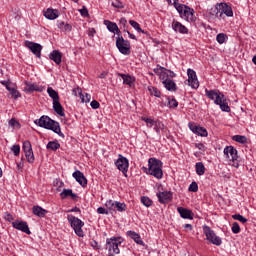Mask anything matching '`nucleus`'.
<instances>
[{
  "instance_id": "f257e3e1",
  "label": "nucleus",
  "mask_w": 256,
  "mask_h": 256,
  "mask_svg": "<svg viewBox=\"0 0 256 256\" xmlns=\"http://www.w3.org/2000/svg\"><path fill=\"white\" fill-rule=\"evenodd\" d=\"M34 123L39 127H43V129H49L50 131H53L56 133V135H59V137L65 139V134L61 132V126L59 125V122L51 119L49 116H41L40 119L35 120Z\"/></svg>"
},
{
  "instance_id": "f03ea898",
  "label": "nucleus",
  "mask_w": 256,
  "mask_h": 256,
  "mask_svg": "<svg viewBox=\"0 0 256 256\" xmlns=\"http://www.w3.org/2000/svg\"><path fill=\"white\" fill-rule=\"evenodd\" d=\"M143 171L156 179H163V162L157 158H150L148 160V168L143 167Z\"/></svg>"
},
{
  "instance_id": "7ed1b4c3",
  "label": "nucleus",
  "mask_w": 256,
  "mask_h": 256,
  "mask_svg": "<svg viewBox=\"0 0 256 256\" xmlns=\"http://www.w3.org/2000/svg\"><path fill=\"white\" fill-rule=\"evenodd\" d=\"M211 15H214L217 19H225V15L226 17H233V8L227 3H219L211 10Z\"/></svg>"
},
{
  "instance_id": "20e7f679",
  "label": "nucleus",
  "mask_w": 256,
  "mask_h": 256,
  "mask_svg": "<svg viewBox=\"0 0 256 256\" xmlns=\"http://www.w3.org/2000/svg\"><path fill=\"white\" fill-rule=\"evenodd\" d=\"M180 17L188 21V23H193L195 21V10L190 8L189 6L182 4V6H177V10Z\"/></svg>"
},
{
  "instance_id": "39448f33",
  "label": "nucleus",
  "mask_w": 256,
  "mask_h": 256,
  "mask_svg": "<svg viewBox=\"0 0 256 256\" xmlns=\"http://www.w3.org/2000/svg\"><path fill=\"white\" fill-rule=\"evenodd\" d=\"M67 220L78 237H85V232H83V226L85 223L82 222L81 219L73 215H68Z\"/></svg>"
},
{
  "instance_id": "423d86ee",
  "label": "nucleus",
  "mask_w": 256,
  "mask_h": 256,
  "mask_svg": "<svg viewBox=\"0 0 256 256\" xmlns=\"http://www.w3.org/2000/svg\"><path fill=\"white\" fill-rule=\"evenodd\" d=\"M123 243V240L121 237H112V238H107L106 239V247L108 248L109 253H115V255H119L121 252L119 250V245Z\"/></svg>"
},
{
  "instance_id": "0eeeda50",
  "label": "nucleus",
  "mask_w": 256,
  "mask_h": 256,
  "mask_svg": "<svg viewBox=\"0 0 256 256\" xmlns=\"http://www.w3.org/2000/svg\"><path fill=\"white\" fill-rule=\"evenodd\" d=\"M203 231H204V235H206L207 241L212 243V245L219 246V245H221V243H223L221 238L219 236H217V234H215V231L211 230V227L204 226Z\"/></svg>"
},
{
  "instance_id": "6e6552de",
  "label": "nucleus",
  "mask_w": 256,
  "mask_h": 256,
  "mask_svg": "<svg viewBox=\"0 0 256 256\" xmlns=\"http://www.w3.org/2000/svg\"><path fill=\"white\" fill-rule=\"evenodd\" d=\"M116 47L122 53V55L131 54V43L129 42V40L123 39V37H117Z\"/></svg>"
},
{
  "instance_id": "1a4fd4ad",
  "label": "nucleus",
  "mask_w": 256,
  "mask_h": 256,
  "mask_svg": "<svg viewBox=\"0 0 256 256\" xmlns=\"http://www.w3.org/2000/svg\"><path fill=\"white\" fill-rule=\"evenodd\" d=\"M206 97L214 101L215 105H219L223 102L225 95L219 90H205Z\"/></svg>"
},
{
  "instance_id": "9d476101",
  "label": "nucleus",
  "mask_w": 256,
  "mask_h": 256,
  "mask_svg": "<svg viewBox=\"0 0 256 256\" xmlns=\"http://www.w3.org/2000/svg\"><path fill=\"white\" fill-rule=\"evenodd\" d=\"M115 165L117 169L121 171L125 177H127V171H129V160L123 157V155H119Z\"/></svg>"
},
{
  "instance_id": "9b49d317",
  "label": "nucleus",
  "mask_w": 256,
  "mask_h": 256,
  "mask_svg": "<svg viewBox=\"0 0 256 256\" xmlns=\"http://www.w3.org/2000/svg\"><path fill=\"white\" fill-rule=\"evenodd\" d=\"M187 75H188V85L192 88V89H199V80L197 79V73L195 72V70L189 68L187 70Z\"/></svg>"
},
{
  "instance_id": "f8f14e48",
  "label": "nucleus",
  "mask_w": 256,
  "mask_h": 256,
  "mask_svg": "<svg viewBox=\"0 0 256 256\" xmlns=\"http://www.w3.org/2000/svg\"><path fill=\"white\" fill-rule=\"evenodd\" d=\"M25 45L28 49H30L33 55L38 57V59L41 58V51H43V46H41V44L31 42V41H26Z\"/></svg>"
},
{
  "instance_id": "ddd939ff",
  "label": "nucleus",
  "mask_w": 256,
  "mask_h": 256,
  "mask_svg": "<svg viewBox=\"0 0 256 256\" xmlns=\"http://www.w3.org/2000/svg\"><path fill=\"white\" fill-rule=\"evenodd\" d=\"M12 227H14V229H17L18 231H22V233H26V235H31L29 225L25 221H14L12 222Z\"/></svg>"
},
{
  "instance_id": "4468645a",
  "label": "nucleus",
  "mask_w": 256,
  "mask_h": 256,
  "mask_svg": "<svg viewBox=\"0 0 256 256\" xmlns=\"http://www.w3.org/2000/svg\"><path fill=\"white\" fill-rule=\"evenodd\" d=\"M224 155H226L229 161H235L236 159H239V156L237 155V149H235L233 146H226L224 148Z\"/></svg>"
},
{
  "instance_id": "2eb2a0df",
  "label": "nucleus",
  "mask_w": 256,
  "mask_h": 256,
  "mask_svg": "<svg viewBox=\"0 0 256 256\" xmlns=\"http://www.w3.org/2000/svg\"><path fill=\"white\" fill-rule=\"evenodd\" d=\"M172 29L175 33H181L182 35H187V33H189V29L177 20L172 21Z\"/></svg>"
},
{
  "instance_id": "dca6fc26",
  "label": "nucleus",
  "mask_w": 256,
  "mask_h": 256,
  "mask_svg": "<svg viewBox=\"0 0 256 256\" xmlns=\"http://www.w3.org/2000/svg\"><path fill=\"white\" fill-rule=\"evenodd\" d=\"M72 177L75 178V180L77 181V183H79V185H81V187H87V178L85 177V174H83V172L77 170L73 172Z\"/></svg>"
},
{
  "instance_id": "f3484780",
  "label": "nucleus",
  "mask_w": 256,
  "mask_h": 256,
  "mask_svg": "<svg viewBox=\"0 0 256 256\" xmlns=\"http://www.w3.org/2000/svg\"><path fill=\"white\" fill-rule=\"evenodd\" d=\"M157 197L159 203H169V201L173 199V193H171V191L158 192Z\"/></svg>"
},
{
  "instance_id": "a211bd4d",
  "label": "nucleus",
  "mask_w": 256,
  "mask_h": 256,
  "mask_svg": "<svg viewBox=\"0 0 256 256\" xmlns=\"http://www.w3.org/2000/svg\"><path fill=\"white\" fill-rule=\"evenodd\" d=\"M43 13L44 17H46V19H49L50 21H53L57 19V17H59V10L57 9L48 8L47 10H44Z\"/></svg>"
},
{
  "instance_id": "6ab92c4d",
  "label": "nucleus",
  "mask_w": 256,
  "mask_h": 256,
  "mask_svg": "<svg viewBox=\"0 0 256 256\" xmlns=\"http://www.w3.org/2000/svg\"><path fill=\"white\" fill-rule=\"evenodd\" d=\"M126 235H128L130 239H133V241H135L137 245H142V247H145V242H143V240L141 239V235H139V233L130 230L126 232Z\"/></svg>"
},
{
  "instance_id": "aec40b11",
  "label": "nucleus",
  "mask_w": 256,
  "mask_h": 256,
  "mask_svg": "<svg viewBox=\"0 0 256 256\" xmlns=\"http://www.w3.org/2000/svg\"><path fill=\"white\" fill-rule=\"evenodd\" d=\"M177 211H178L180 217H182V219H193V217H194L193 211H191L187 208L178 207Z\"/></svg>"
},
{
  "instance_id": "412c9836",
  "label": "nucleus",
  "mask_w": 256,
  "mask_h": 256,
  "mask_svg": "<svg viewBox=\"0 0 256 256\" xmlns=\"http://www.w3.org/2000/svg\"><path fill=\"white\" fill-rule=\"evenodd\" d=\"M25 85H26L24 88L25 93H33V91H38L39 93H41V91H43V89L39 87V85L37 84L26 82Z\"/></svg>"
},
{
  "instance_id": "4be33fe9",
  "label": "nucleus",
  "mask_w": 256,
  "mask_h": 256,
  "mask_svg": "<svg viewBox=\"0 0 256 256\" xmlns=\"http://www.w3.org/2000/svg\"><path fill=\"white\" fill-rule=\"evenodd\" d=\"M61 58H62V56H61V52H59V50H54L49 55V59H51V61H54V63H56V65H61Z\"/></svg>"
},
{
  "instance_id": "5701e85b",
  "label": "nucleus",
  "mask_w": 256,
  "mask_h": 256,
  "mask_svg": "<svg viewBox=\"0 0 256 256\" xmlns=\"http://www.w3.org/2000/svg\"><path fill=\"white\" fill-rule=\"evenodd\" d=\"M163 85L167 91H177V84H175V81L171 78L164 80Z\"/></svg>"
},
{
  "instance_id": "b1692460",
  "label": "nucleus",
  "mask_w": 256,
  "mask_h": 256,
  "mask_svg": "<svg viewBox=\"0 0 256 256\" xmlns=\"http://www.w3.org/2000/svg\"><path fill=\"white\" fill-rule=\"evenodd\" d=\"M53 109L57 115H60V117H65V112L63 111V106L61 105V102L59 100H56L53 102Z\"/></svg>"
},
{
  "instance_id": "393cba45",
  "label": "nucleus",
  "mask_w": 256,
  "mask_h": 256,
  "mask_svg": "<svg viewBox=\"0 0 256 256\" xmlns=\"http://www.w3.org/2000/svg\"><path fill=\"white\" fill-rule=\"evenodd\" d=\"M32 213L33 215H36V217H45L47 215V210L43 209L41 206H33Z\"/></svg>"
},
{
  "instance_id": "a878e982",
  "label": "nucleus",
  "mask_w": 256,
  "mask_h": 256,
  "mask_svg": "<svg viewBox=\"0 0 256 256\" xmlns=\"http://www.w3.org/2000/svg\"><path fill=\"white\" fill-rule=\"evenodd\" d=\"M57 26L58 28H60L61 31H63V33H69L73 29V26H71V24L65 23L63 21H58Z\"/></svg>"
},
{
  "instance_id": "bb28decb",
  "label": "nucleus",
  "mask_w": 256,
  "mask_h": 256,
  "mask_svg": "<svg viewBox=\"0 0 256 256\" xmlns=\"http://www.w3.org/2000/svg\"><path fill=\"white\" fill-rule=\"evenodd\" d=\"M118 75L122 77L124 85H129V87H133V83H135V78L127 74H118Z\"/></svg>"
},
{
  "instance_id": "cd10ccee",
  "label": "nucleus",
  "mask_w": 256,
  "mask_h": 256,
  "mask_svg": "<svg viewBox=\"0 0 256 256\" xmlns=\"http://www.w3.org/2000/svg\"><path fill=\"white\" fill-rule=\"evenodd\" d=\"M47 93L53 102L59 101V93L55 91L52 87L47 88Z\"/></svg>"
},
{
  "instance_id": "c85d7f7f",
  "label": "nucleus",
  "mask_w": 256,
  "mask_h": 256,
  "mask_svg": "<svg viewBox=\"0 0 256 256\" xmlns=\"http://www.w3.org/2000/svg\"><path fill=\"white\" fill-rule=\"evenodd\" d=\"M104 25H106V27H107L108 31H110V33H115V31H117V28L119 27V26H117V23L111 22L109 20H105Z\"/></svg>"
},
{
  "instance_id": "c756f323",
  "label": "nucleus",
  "mask_w": 256,
  "mask_h": 256,
  "mask_svg": "<svg viewBox=\"0 0 256 256\" xmlns=\"http://www.w3.org/2000/svg\"><path fill=\"white\" fill-rule=\"evenodd\" d=\"M6 89L9 91L10 95L13 97V99H19L21 97V93L15 89V87H11L9 84H6Z\"/></svg>"
},
{
  "instance_id": "7c9ffc66",
  "label": "nucleus",
  "mask_w": 256,
  "mask_h": 256,
  "mask_svg": "<svg viewBox=\"0 0 256 256\" xmlns=\"http://www.w3.org/2000/svg\"><path fill=\"white\" fill-rule=\"evenodd\" d=\"M219 105L221 111H225V113H229L231 111V107H229V104L227 103V99H222V102H220Z\"/></svg>"
},
{
  "instance_id": "2f4dec72",
  "label": "nucleus",
  "mask_w": 256,
  "mask_h": 256,
  "mask_svg": "<svg viewBox=\"0 0 256 256\" xmlns=\"http://www.w3.org/2000/svg\"><path fill=\"white\" fill-rule=\"evenodd\" d=\"M195 167L197 175H205V165L203 164V162H197Z\"/></svg>"
},
{
  "instance_id": "473e14b6",
  "label": "nucleus",
  "mask_w": 256,
  "mask_h": 256,
  "mask_svg": "<svg viewBox=\"0 0 256 256\" xmlns=\"http://www.w3.org/2000/svg\"><path fill=\"white\" fill-rule=\"evenodd\" d=\"M61 147V144H59L56 141H50L48 142L46 148L49 149L50 151H57Z\"/></svg>"
},
{
  "instance_id": "72a5a7b5",
  "label": "nucleus",
  "mask_w": 256,
  "mask_h": 256,
  "mask_svg": "<svg viewBox=\"0 0 256 256\" xmlns=\"http://www.w3.org/2000/svg\"><path fill=\"white\" fill-rule=\"evenodd\" d=\"M154 130L159 135L161 131H165V124H163L161 121H156V124H154Z\"/></svg>"
},
{
  "instance_id": "f704fd0d",
  "label": "nucleus",
  "mask_w": 256,
  "mask_h": 256,
  "mask_svg": "<svg viewBox=\"0 0 256 256\" xmlns=\"http://www.w3.org/2000/svg\"><path fill=\"white\" fill-rule=\"evenodd\" d=\"M233 141H236V143H241L244 145V143H247V137L241 136V135H234L232 137Z\"/></svg>"
},
{
  "instance_id": "c9c22d12",
  "label": "nucleus",
  "mask_w": 256,
  "mask_h": 256,
  "mask_svg": "<svg viewBox=\"0 0 256 256\" xmlns=\"http://www.w3.org/2000/svg\"><path fill=\"white\" fill-rule=\"evenodd\" d=\"M22 149H23L24 153H30L31 151H33L31 142H29L28 140L24 141Z\"/></svg>"
},
{
  "instance_id": "e433bc0d",
  "label": "nucleus",
  "mask_w": 256,
  "mask_h": 256,
  "mask_svg": "<svg viewBox=\"0 0 256 256\" xmlns=\"http://www.w3.org/2000/svg\"><path fill=\"white\" fill-rule=\"evenodd\" d=\"M129 23L131 27H133L138 33H145V31L141 29V25H139L137 21L130 20Z\"/></svg>"
},
{
  "instance_id": "4c0bfd02",
  "label": "nucleus",
  "mask_w": 256,
  "mask_h": 256,
  "mask_svg": "<svg viewBox=\"0 0 256 256\" xmlns=\"http://www.w3.org/2000/svg\"><path fill=\"white\" fill-rule=\"evenodd\" d=\"M141 203L145 207H151L153 205V201L149 197H147V196H142L141 197Z\"/></svg>"
},
{
  "instance_id": "58836bf2",
  "label": "nucleus",
  "mask_w": 256,
  "mask_h": 256,
  "mask_svg": "<svg viewBox=\"0 0 256 256\" xmlns=\"http://www.w3.org/2000/svg\"><path fill=\"white\" fill-rule=\"evenodd\" d=\"M116 209H117L119 212L126 211V209H127V204L115 201V210H116Z\"/></svg>"
},
{
  "instance_id": "ea45409f",
  "label": "nucleus",
  "mask_w": 256,
  "mask_h": 256,
  "mask_svg": "<svg viewBox=\"0 0 256 256\" xmlns=\"http://www.w3.org/2000/svg\"><path fill=\"white\" fill-rule=\"evenodd\" d=\"M150 95H153L154 97H161V91L157 89V87H149L148 88Z\"/></svg>"
},
{
  "instance_id": "a19ab883",
  "label": "nucleus",
  "mask_w": 256,
  "mask_h": 256,
  "mask_svg": "<svg viewBox=\"0 0 256 256\" xmlns=\"http://www.w3.org/2000/svg\"><path fill=\"white\" fill-rule=\"evenodd\" d=\"M73 193V190L71 189H63V191L60 193L61 199H67V197H71V194Z\"/></svg>"
},
{
  "instance_id": "79ce46f5",
  "label": "nucleus",
  "mask_w": 256,
  "mask_h": 256,
  "mask_svg": "<svg viewBox=\"0 0 256 256\" xmlns=\"http://www.w3.org/2000/svg\"><path fill=\"white\" fill-rule=\"evenodd\" d=\"M196 135H200V137H207V129L204 127L198 126V129L196 130Z\"/></svg>"
},
{
  "instance_id": "37998d69",
  "label": "nucleus",
  "mask_w": 256,
  "mask_h": 256,
  "mask_svg": "<svg viewBox=\"0 0 256 256\" xmlns=\"http://www.w3.org/2000/svg\"><path fill=\"white\" fill-rule=\"evenodd\" d=\"M142 121H144L147 124V127H155V124L157 123V121L151 119V118H146V117H142Z\"/></svg>"
},
{
  "instance_id": "c03bdc74",
  "label": "nucleus",
  "mask_w": 256,
  "mask_h": 256,
  "mask_svg": "<svg viewBox=\"0 0 256 256\" xmlns=\"http://www.w3.org/2000/svg\"><path fill=\"white\" fill-rule=\"evenodd\" d=\"M232 219H235V221H240V223H247V218H245L241 214H234V215H232Z\"/></svg>"
},
{
  "instance_id": "a18cd8bd",
  "label": "nucleus",
  "mask_w": 256,
  "mask_h": 256,
  "mask_svg": "<svg viewBox=\"0 0 256 256\" xmlns=\"http://www.w3.org/2000/svg\"><path fill=\"white\" fill-rule=\"evenodd\" d=\"M225 39H227V34L220 33L216 36V41L220 45H223V43H225Z\"/></svg>"
},
{
  "instance_id": "49530a36",
  "label": "nucleus",
  "mask_w": 256,
  "mask_h": 256,
  "mask_svg": "<svg viewBox=\"0 0 256 256\" xmlns=\"http://www.w3.org/2000/svg\"><path fill=\"white\" fill-rule=\"evenodd\" d=\"M25 157L28 163H35V155L33 154V150L31 152H26Z\"/></svg>"
},
{
  "instance_id": "de8ad7c7",
  "label": "nucleus",
  "mask_w": 256,
  "mask_h": 256,
  "mask_svg": "<svg viewBox=\"0 0 256 256\" xmlns=\"http://www.w3.org/2000/svg\"><path fill=\"white\" fill-rule=\"evenodd\" d=\"M159 77L163 83V81L169 80V73H167V70H162L159 74Z\"/></svg>"
},
{
  "instance_id": "09e8293b",
  "label": "nucleus",
  "mask_w": 256,
  "mask_h": 256,
  "mask_svg": "<svg viewBox=\"0 0 256 256\" xmlns=\"http://www.w3.org/2000/svg\"><path fill=\"white\" fill-rule=\"evenodd\" d=\"M232 233H234L235 235H237L238 233H241V227L239 226V223L234 222L232 224Z\"/></svg>"
},
{
  "instance_id": "8fccbe9b",
  "label": "nucleus",
  "mask_w": 256,
  "mask_h": 256,
  "mask_svg": "<svg viewBox=\"0 0 256 256\" xmlns=\"http://www.w3.org/2000/svg\"><path fill=\"white\" fill-rule=\"evenodd\" d=\"M119 27H120V29H124V32L127 31V27H129L127 25V19L121 18L119 21Z\"/></svg>"
},
{
  "instance_id": "3c124183",
  "label": "nucleus",
  "mask_w": 256,
  "mask_h": 256,
  "mask_svg": "<svg viewBox=\"0 0 256 256\" xmlns=\"http://www.w3.org/2000/svg\"><path fill=\"white\" fill-rule=\"evenodd\" d=\"M188 190L191 191L192 193H197V191H199V185H197V182H192Z\"/></svg>"
},
{
  "instance_id": "603ef678",
  "label": "nucleus",
  "mask_w": 256,
  "mask_h": 256,
  "mask_svg": "<svg viewBox=\"0 0 256 256\" xmlns=\"http://www.w3.org/2000/svg\"><path fill=\"white\" fill-rule=\"evenodd\" d=\"M105 206L107 207V209H109V211H115V201L108 200L106 201Z\"/></svg>"
},
{
  "instance_id": "864d4df0",
  "label": "nucleus",
  "mask_w": 256,
  "mask_h": 256,
  "mask_svg": "<svg viewBox=\"0 0 256 256\" xmlns=\"http://www.w3.org/2000/svg\"><path fill=\"white\" fill-rule=\"evenodd\" d=\"M11 151H13L15 157H19V153H21V146L13 145Z\"/></svg>"
},
{
  "instance_id": "5fc2aeb1",
  "label": "nucleus",
  "mask_w": 256,
  "mask_h": 256,
  "mask_svg": "<svg viewBox=\"0 0 256 256\" xmlns=\"http://www.w3.org/2000/svg\"><path fill=\"white\" fill-rule=\"evenodd\" d=\"M168 105L170 109H175V107L179 106V102L175 98H172L171 100L168 101Z\"/></svg>"
},
{
  "instance_id": "6e6d98bb",
  "label": "nucleus",
  "mask_w": 256,
  "mask_h": 256,
  "mask_svg": "<svg viewBox=\"0 0 256 256\" xmlns=\"http://www.w3.org/2000/svg\"><path fill=\"white\" fill-rule=\"evenodd\" d=\"M82 103H89L91 101V94L85 93L81 95Z\"/></svg>"
},
{
  "instance_id": "4d7b16f0",
  "label": "nucleus",
  "mask_w": 256,
  "mask_h": 256,
  "mask_svg": "<svg viewBox=\"0 0 256 256\" xmlns=\"http://www.w3.org/2000/svg\"><path fill=\"white\" fill-rule=\"evenodd\" d=\"M112 7H115L116 9H123V3L119 0L112 1Z\"/></svg>"
},
{
  "instance_id": "13d9d810",
  "label": "nucleus",
  "mask_w": 256,
  "mask_h": 256,
  "mask_svg": "<svg viewBox=\"0 0 256 256\" xmlns=\"http://www.w3.org/2000/svg\"><path fill=\"white\" fill-rule=\"evenodd\" d=\"M82 17H89V10L85 6H83L82 9L79 10Z\"/></svg>"
},
{
  "instance_id": "bf43d9fd",
  "label": "nucleus",
  "mask_w": 256,
  "mask_h": 256,
  "mask_svg": "<svg viewBox=\"0 0 256 256\" xmlns=\"http://www.w3.org/2000/svg\"><path fill=\"white\" fill-rule=\"evenodd\" d=\"M188 127H189V129L192 131V133H195V134H196V133H197V129H198L199 126H197V125H195L194 123H191V122H190V123L188 124Z\"/></svg>"
},
{
  "instance_id": "052dcab7",
  "label": "nucleus",
  "mask_w": 256,
  "mask_h": 256,
  "mask_svg": "<svg viewBox=\"0 0 256 256\" xmlns=\"http://www.w3.org/2000/svg\"><path fill=\"white\" fill-rule=\"evenodd\" d=\"M161 71H167V68L165 67H161V66H157V68H154V73H156V75H160Z\"/></svg>"
},
{
  "instance_id": "680f3d73",
  "label": "nucleus",
  "mask_w": 256,
  "mask_h": 256,
  "mask_svg": "<svg viewBox=\"0 0 256 256\" xmlns=\"http://www.w3.org/2000/svg\"><path fill=\"white\" fill-rule=\"evenodd\" d=\"M97 213H99V215H109V211H107L105 208L103 207H99L97 209Z\"/></svg>"
},
{
  "instance_id": "e2e57ef3",
  "label": "nucleus",
  "mask_w": 256,
  "mask_h": 256,
  "mask_svg": "<svg viewBox=\"0 0 256 256\" xmlns=\"http://www.w3.org/2000/svg\"><path fill=\"white\" fill-rule=\"evenodd\" d=\"M4 218L6 221H9V223H11L12 221H15V218L10 213H6Z\"/></svg>"
},
{
  "instance_id": "0e129e2a",
  "label": "nucleus",
  "mask_w": 256,
  "mask_h": 256,
  "mask_svg": "<svg viewBox=\"0 0 256 256\" xmlns=\"http://www.w3.org/2000/svg\"><path fill=\"white\" fill-rule=\"evenodd\" d=\"M90 106L92 107V109H99L100 107V104L97 100H93L91 103H90Z\"/></svg>"
},
{
  "instance_id": "69168bd1",
  "label": "nucleus",
  "mask_w": 256,
  "mask_h": 256,
  "mask_svg": "<svg viewBox=\"0 0 256 256\" xmlns=\"http://www.w3.org/2000/svg\"><path fill=\"white\" fill-rule=\"evenodd\" d=\"M167 73H168V79H169V77L171 79H173V77H177V74H175V72H173V71H171L169 69H167Z\"/></svg>"
},
{
  "instance_id": "338daca9",
  "label": "nucleus",
  "mask_w": 256,
  "mask_h": 256,
  "mask_svg": "<svg viewBox=\"0 0 256 256\" xmlns=\"http://www.w3.org/2000/svg\"><path fill=\"white\" fill-rule=\"evenodd\" d=\"M10 127H15V125H17V120H15V118H12L9 122H8Z\"/></svg>"
},
{
  "instance_id": "774afa93",
  "label": "nucleus",
  "mask_w": 256,
  "mask_h": 256,
  "mask_svg": "<svg viewBox=\"0 0 256 256\" xmlns=\"http://www.w3.org/2000/svg\"><path fill=\"white\" fill-rule=\"evenodd\" d=\"M232 161L231 165L232 167H235L236 169H239V161L236 160H230Z\"/></svg>"
}]
</instances>
